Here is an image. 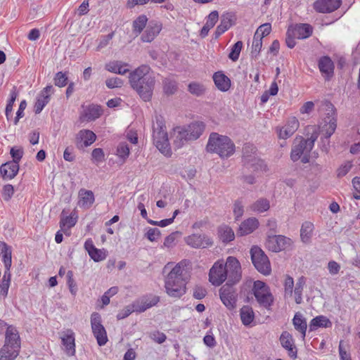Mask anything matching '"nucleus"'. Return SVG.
<instances>
[{"mask_svg":"<svg viewBox=\"0 0 360 360\" xmlns=\"http://www.w3.org/2000/svg\"><path fill=\"white\" fill-rule=\"evenodd\" d=\"M129 82L144 101H149L151 99L155 79L150 72V68L148 65H142L131 72Z\"/></svg>","mask_w":360,"mask_h":360,"instance_id":"nucleus-1","label":"nucleus"},{"mask_svg":"<svg viewBox=\"0 0 360 360\" xmlns=\"http://www.w3.org/2000/svg\"><path fill=\"white\" fill-rule=\"evenodd\" d=\"M186 264H176L165 278L166 293L171 297L180 298L186 292V279L184 278Z\"/></svg>","mask_w":360,"mask_h":360,"instance_id":"nucleus-2","label":"nucleus"},{"mask_svg":"<svg viewBox=\"0 0 360 360\" xmlns=\"http://www.w3.org/2000/svg\"><path fill=\"white\" fill-rule=\"evenodd\" d=\"M205 124L202 122H194L186 127H177L174 129L172 139L176 148H181L190 141L197 140L205 130Z\"/></svg>","mask_w":360,"mask_h":360,"instance_id":"nucleus-3","label":"nucleus"},{"mask_svg":"<svg viewBox=\"0 0 360 360\" xmlns=\"http://www.w3.org/2000/svg\"><path fill=\"white\" fill-rule=\"evenodd\" d=\"M206 148L208 152L217 153L221 158H228L235 153L236 146L229 136L212 132Z\"/></svg>","mask_w":360,"mask_h":360,"instance_id":"nucleus-4","label":"nucleus"},{"mask_svg":"<svg viewBox=\"0 0 360 360\" xmlns=\"http://www.w3.org/2000/svg\"><path fill=\"white\" fill-rule=\"evenodd\" d=\"M20 348V336L17 329L12 326H8L5 343L0 349V360H14L19 354Z\"/></svg>","mask_w":360,"mask_h":360,"instance_id":"nucleus-5","label":"nucleus"},{"mask_svg":"<svg viewBox=\"0 0 360 360\" xmlns=\"http://www.w3.org/2000/svg\"><path fill=\"white\" fill-rule=\"evenodd\" d=\"M153 138L155 146L165 155H171L166 127L161 118L156 117L153 125Z\"/></svg>","mask_w":360,"mask_h":360,"instance_id":"nucleus-6","label":"nucleus"},{"mask_svg":"<svg viewBox=\"0 0 360 360\" xmlns=\"http://www.w3.org/2000/svg\"><path fill=\"white\" fill-rule=\"evenodd\" d=\"M252 290L259 307L270 310L274 302V297L269 286L258 280L253 283Z\"/></svg>","mask_w":360,"mask_h":360,"instance_id":"nucleus-7","label":"nucleus"},{"mask_svg":"<svg viewBox=\"0 0 360 360\" xmlns=\"http://www.w3.org/2000/svg\"><path fill=\"white\" fill-rule=\"evenodd\" d=\"M317 138L318 136L316 134H311L310 138L307 139H304L302 137H297L294 141L293 146L291 150V160L293 162H296L301 158L303 154L310 153Z\"/></svg>","mask_w":360,"mask_h":360,"instance_id":"nucleus-8","label":"nucleus"},{"mask_svg":"<svg viewBox=\"0 0 360 360\" xmlns=\"http://www.w3.org/2000/svg\"><path fill=\"white\" fill-rule=\"evenodd\" d=\"M251 259L254 266L261 274L267 276L271 272V267L268 257L258 246L250 249Z\"/></svg>","mask_w":360,"mask_h":360,"instance_id":"nucleus-9","label":"nucleus"},{"mask_svg":"<svg viewBox=\"0 0 360 360\" xmlns=\"http://www.w3.org/2000/svg\"><path fill=\"white\" fill-rule=\"evenodd\" d=\"M224 268L226 271L227 283L229 284H236L241 279L242 272L241 266L237 258L229 256L224 262Z\"/></svg>","mask_w":360,"mask_h":360,"instance_id":"nucleus-10","label":"nucleus"},{"mask_svg":"<svg viewBox=\"0 0 360 360\" xmlns=\"http://www.w3.org/2000/svg\"><path fill=\"white\" fill-rule=\"evenodd\" d=\"M322 105L328 112L327 116L325 118L326 124L323 126L322 132L324 138L328 139L333 134L337 127V119L335 116V109L329 101H324Z\"/></svg>","mask_w":360,"mask_h":360,"instance_id":"nucleus-11","label":"nucleus"},{"mask_svg":"<svg viewBox=\"0 0 360 360\" xmlns=\"http://www.w3.org/2000/svg\"><path fill=\"white\" fill-rule=\"evenodd\" d=\"M92 332L99 346H103L108 342L107 333L101 323V317L98 313L94 312L91 316Z\"/></svg>","mask_w":360,"mask_h":360,"instance_id":"nucleus-12","label":"nucleus"},{"mask_svg":"<svg viewBox=\"0 0 360 360\" xmlns=\"http://www.w3.org/2000/svg\"><path fill=\"white\" fill-rule=\"evenodd\" d=\"M226 278V271L224 268V261L218 260L212 266L209 272V281L215 286H219Z\"/></svg>","mask_w":360,"mask_h":360,"instance_id":"nucleus-13","label":"nucleus"},{"mask_svg":"<svg viewBox=\"0 0 360 360\" xmlns=\"http://www.w3.org/2000/svg\"><path fill=\"white\" fill-rule=\"evenodd\" d=\"M233 284L226 283L219 290V297L222 303L229 309H232L236 307L237 293L233 287Z\"/></svg>","mask_w":360,"mask_h":360,"instance_id":"nucleus-14","label":"nucleus"},{"mask_svg":"<svg viewBox=\"0 0 360 360\" xmlns=\"http://www.w3.org/2000/svg\"><path fill=\"white\" fill-rule=\"evenodd\" d=\"M186 243L193 248H207L213 245V240L206 234L193 233L185 238Z\"/></svg>","mask_w":360,"mask_h":360,"instance_id":"nucleus-15","label":"nucleus"},{"mask_svg":"<svg viewBox=\"0 0 360 360\" xmlns=\"http://www.w3.org/2000/svg\"><path fill=\"white\" fill-rule=\"evenodd\" d=\"M299 126L298 120L292 117H290L283 126H277L275 131L280 139H287L294 134Z\"/></svg>","mask_w":360,"mask_h":360,"instance_id":"nucleus-16","label":"nucleus"},{"mask_svg":"<svg viewBox=\"0 0 360 360\" xmlns=\"http://www.w3.org/2000/svg\"><path fill=\"white\" fill-rule=\"evenodd\" d=\"M290 245L291 240L281 235L269 236L266 241V248L274 252L284 250Z\"/></svg>","mask_w":360,"mask_h":360,"instance_id":"nucleus-17","label":"nucleus"},{"mask_svg":"<svg viewBox=\"0 0 360 360\" xmlns=\"http://www.w3.org/2000/svg\"><path fill=\"white\" fill-rule=\"evenodd\" d=\"M61 343L65 354L68 356H72L76 353L75 335L71 329L61 332L60 335Z\"/></svg>","mask_w":360,"mask_h":360,"instance_id":"nucleus-18","label":"nucleus"},{"mask_svg":"<svg viewBox=\"0 0 360 360\" xmlns=\"http://www.w3.org/2000/svg\"><path fill=\"white\" fill-rule=\"evenodd\" d=\"M54 93V88L52 85H47L39 94L34 106V111L36 114L40 113L44 108L49 103L51 96Z\"/></svg>","mask_w":360,"mask_h":360,"instance_id":"nucleus-19","label":"nucleus"},{"mask_svg":"<svg viewBox=\"0 0 360 360\" xmlns=\"http://www.w3.org/2000/svg\"><path fill=\"white\" fill-rule=\"evenodd\" d=\"M162 29V25L160 22L156 20L150 21L141 37V40L146 43L153 41L160 34Z\"/></svg>","mask_w":360,"mask_h":360,"instance_id":"nucleus-20","label":"nucleus"},{"mask_svg":"<svg viewBox=\"0 0 360 360\" xmlns=\"http://www.w3.org/2000/svg\"><path fill=\"white\" fill-rule=\"evenodd\" d=\"M279 341L281 346L288 352V355L292 359H296L297 349L292 335L288 331H283Z\"/></svg>","mask_w":360,"mask_h":360,"instance_id":"nucleus-21","label":"nucleus"},{"mask_svg":"<svg viewBox=\"0 0 360 360\" xmlns=\"http://www.w3.org/2000/svg\"><path fill=\"white\" fill-rule=\"evenodd\" d=\"M341 3V0H316L314 4V8L321 13H331L337 10Z\"/></svg>","mask_w":360,"mask_h":360,"instance_id":"nucleus-22","label":"nucleus"},{"mask_svg":"<svg viewBox=\"0 0 360 360\" xmlns=\"http://www.w3.org/2000/svg\"><path fill=\"white\" fill-rule=\"evenodd\" d=\"M318 66L321 73L326 79L328 80L333 76L335 65L329 56L321 57L318 61Z\"/></svg>","mask_w":360,"mask_h":360,"instance_id":"nucleus-23","label":"nucleus"},{"mask_svg":"<svg viewBox=\"0 0 360 360\" xmlns=\"http://www.w3.org/2000/svg\"><path fill=\"white\" fill-rule=\"evenodd\" d=\"M289 27L292 31V34L297 37L298 39H307L313 33L312 26L307 23L296 24Z\"/></svg>","mask_w":360,"mask_h":360,"instance_id":"nucleus-24","label":"nucleus"},{"mask_svg":"<svg viewBox=\"0 0 360 360\" xmlns=\"http://www.w3.org/2000/svg\"><path fill=\"white\" fill-rule=\"evenodd\" d=\"M78 205L84 209H89L94 204L95 198L94 193L90 190L81 188L78 193Z\"/></svg>","mask_w":360,"mask_h":360,"instance_id":"nucleus-25","label":"nucleus"},{"mask_svg":"<svg viewBox=\"0 0 360 360\" xmlns=\"http://www.w3.org/2000/svg\"><path fill=\"white\" fill-rule=\"evenodd\" d=\"M19 171V164L15 162L8 161L3 164L0 167V172L4 179H13Z\"/></svg>","mask_w":360,"mask_h":360,"instance_id":"nucleus-26","label":"nucleus"},{"mask_svg":"<svg viewBox=\"0 0 360 360\" xmlns=\"http://www.w3.org/2000/svg\"><path fill=\"white\" fill-rule=\"evenodd\" d=\"M259 226V221L255 217H250L243 221L240 225L238 233L240 236L248 235L256 230Z\"/></svg>","mask_w":360,"mask_h":360,"instance_id":"nucleus-27","label":"nucleus"},{"mask_svg":"<svg viewBox=\"0 0 360 360\" xmlns=\"http://www.w3.org/2000/svg\"><path fill=\"white\" fill-rule=\"evenodd\" d=\"M96 139V134L90 130L88 129H82L79 131L77 134V145L81 144L82 147H87L91 145Z\"/></svg>","mask_w":360,"mask_h":360,"instance_id":"nucleus-28","label":"nucleus"},{"mask_svg":"<svg viewBox=\"0 0 360 360\" xmlns=\"http://www.w3.org/2000/svg\"><path fill=\"white\" fill-rule=\"evenodd\" d=\"M213 80L217 89L221 91H227L231 87L230 79L221 72H215Z\"/></svg>","mask_w":360,"mask_h":360,"instance_id":"nucleus-29","label":"nucleus"},{"mask_svg":"<svg viewBox=\"0 0 360 360\" xmlns=\"http://www.w3.org/2000/svg\"><path fill=\"white\" fill-rule=\"evenodd\" d=\"M292 324L295 329L301 333L302 338L306 336L307 329V319L300 312H296L292 319Z\"/></svg>","mask_w":360,"mask_h":360,"instance_id":"nucleus-30","label":"nucleus"},{"mask_svg":"<svg viewBox=\"0 0 360 360\" xmlns=\"http://www.w3.org/2000/svg\"><path fill=\"white\" fill-rule=\"evenodd\" d=\"M270 201L267 198H260L252 202L248 210L252 212L261 214L270 209Z\"/></svg>","mask_w":360,"mask_h":360,"instance_id":"nucleus-31","label":"nucleus"},{"mask_svg":"<svg viewBox=\"0 0 360 360\" xmlns=\"http://www.w3.org/2000/svg\"><path fill=\"white\" fill-rule=\"evenodd\" d=\"M332 322L325 316L319 315L312 319L309 323V330L314 331L319 328H330Z\"/></svg>","mask_w":360,"mask_h":360,"instance_id":"nucleus-32","label":"nucleus"},{"mask_svg":"<svg viewBox=\"0 0 360 360\" xmlns=\"http://www.w3.org/2000/svg\"><path fill=\"white\" fill-rule=\"evenodd\" d=\"M160 301V297L157 295H150L143 297L141 301V304L135 310L139 312H143L146 309L156 305Z\"/></svg>","mask_w":360,"mask_h":360,"instance_id":"nucleus-33","label":"nucleus"},{"mask_svg":"<svg viewBox=\"0 0 360 360\" xmlns=\"http://www.w3.org/2000/svg\"><path fill=\"white\" fill-rule=\"evenodd\" d=\"M240 317L243 325L250 326L255 319L252 308L248 305L243 306L240 310Z\"/></svg>","mask_w":360,"mask_h":360,"instance_id":"nucleus-34","label":"nucleus"},{"mask_svg":"<svg viewBox=\"0 0 360 360\" xmlns=\"http://www.w3.org/2000/svg\"><path fill=\"white\" fill-rule=\"evenodd\" d=\"M148 18L146 15H139L132 23V31L136 36H139L147 27Z\"/></svg>","mask_w":360,"mask_h":360,"instance_id":"nucleus-35","label":"nucleus"},{"mask_svg":"<svg viewBox=\"0 0 360 360\" xmlns=\"http://www.w3.org/2000/svg\"><path fill=\"white\" fill-rule=\"evenodd\" d=\"M0 252L2 255V262L4 266H11L12 264V249L4 242H0Z\"/></svg>","mask_w":360,"mask_h":360,"instance_id":"nucleus-36","label":"nucleus"},{"mask_svg":"<svg viewBox=\"0 0 360 360\" xmlns=\"http://www.w3.org/2000/svg\"><path fill=\"white\" fill-rule=\"evenodd\" d=\"M220 239L224 243H229L234 240L235 234L233 229L227 225H222L218 229Z\"/></svg>","mask_w":360,"mask_h":360,"instance_id":"nucleus-37","label":"nucleus"},{"mask_svg":"<svg viewBox=\"0 0 360 360\" xmlns=\"http://www.w3.org/2000/svg\"><path fill=\"white\" fill-rule=\"evenodd\" d=\"M102 110L100 106L96 105H89L84 113V117L87 121L95 120L101 116Z\"/></svg>","mask_w":360,"mask_h":360,"instance_id":"nucleus-38","label":"nucleus"},{"mask_svg":"<svg viewBox=\"0 0 360 360\" xmlns=\"http://www.w3.org/2000/svg\"><path fill=\"white\" fill-rule=\"evenodd\" d=\"M231 25L232 20L231 19V16H223L221 20L220 24L217 27V29L214 32L215 38H218L219 36L224 34L231 27Z\"/></svg>","mask_w":360,"mask_h":360,"instance_id":"nucleus-39","label":"nucleus"},{"mask_svg":"<svg viewBox=\"0 0 360 360\" xmlns=\"http://www.w3.org/2000/svg\"><path fill=\"white\" fill-rule=\"evenodd\" d=\"M314 224L309 221H305L302 224L300 229V237L302 240L307 243H309L312 236Z\"/></svg>","mask_w":360,"mask_h":360,"instance_id":"nucleus-40","label":"nucleus"},{"mask_svg":"<svg viewBox=\"0 0 360 360\" xmlns=\"http://www.w3.org/2000/svg\"><path fill=\"white\" fill-rule=\"evenodd\" d=\"M256 148L250 143L245 144L243 148V162L244 165L250 161H252L253 158H256L255 155Z\"/></svg>","mask_w":360,"mask_h":360,"instance_id":"nucleus-41","label":"nucleus"},{"mask_svg":"<svg viewBox=\"0 0 360 360\" xmlns=\"http://www.w3.org/2000/svg\"><path fill=\"white\" fill-rule=\"evenodd\" d=\"M163 91L167 95H173L178 90L177 82L172 78H165L162 82Z\"/></svg>","mask_w":360,"mask_h":360,"instance_id":"nucleus-42","label":"nucleus"},{"mask_svg":"<svg viewBox=\"0 0 360 360\" xmlns=\"http://www.w3.org/2000/svg\"><path fill=\"white\" fill-rule=\"evenodd\" d=\"M18 96V92L15 86H13L10 92V98L6 106L5 114L8 120L13 116V105Z\"/></svg>","mask_w":360,"mask_h":360,"instance_id":"nucleus-43","label":"nucleus"},{"mask_svg":"<svg viewBox=\"0 0 360 360\" xmlns=\"http://www.w3.org/2000/svg\"><path fill=\"white\" fill-rule=\"evenodd\" d=\"M77 223V217H74L73 216H67L65 217H63L60 221V227L62 231L67 235H69L68 232L70 229L73 227Z\"/></svg>","mask_w":360,"mask_h":360,"instance_id":"nucleus-44","label":"nucleus"},{"mask_svg":"<svg viewBox=\"0 0 360 360\" xmlns=\"http://www.w3.org/2000/svg\"><path fill=\"white\" fill-rule=\"evenodd\" d=\"M248 169H252L255 172H266L267 165L264 161L257 157L253 158L252 161L245 165Z\"/></svg>","mask_w":360,"mask_h":360,"instance_id":"nucleus-45","label":"nucleus"},{"mask_svg":"<svg viewBox=\"0 0 360 360\" xmlns=\"http://www.w3.org/2000/svg\"><path fill=\"white\" fill-rule=\"evenodd\" d=\"M305 284V278L304 276H301L295 285V288L294 290L295 292V300L297 304H300L302 302V291L304 289V285Z\"/></svg>","mask_w":360,"mask_h":360,"instance_id":"nucleus-46","label":"nucleus"},{"mask_svg":"<svg viewBox=\"0 0 360 360\" xmlns=\"http://www.w3.org/2000/svg\"><path fill=\"white\" fill-rule=\"evenodd\" d=\"M188 90L191 94L196 96H200L204 94L205 91V86L202 83L193 82L188 84Z\"/></svg>","mask_w":360,"mask_h":360,"instance_id":"nucleus-47","label":"nucleus"},{"mask_svg":"<svg viewBox=\"0 0 360 360\" xmlns=\"http://www.w3.org/2000/svg\"><path fill=\"white\" fill-rule=\"evenodd\" d=\"M130 149L126 143H120L117 147L116 155L124 162L129 155Z\"/></svg>","mask_w":360,"mask_h":360,"instance_id":"nucleus-48","label":"nucleus"},{"mask_svg":"<svg viewBox=\"0 0 360 360\" xmlns=\"http://www.w3.org/2000/svg\"><path fill=\"white\" fill-rule=\"evenodd\" d=\"M242 48L243 42L241 41H238L231 47V52L229 54V58L233 61H236L240 56Z\"/></svg>","mask_w":360,"mask_h":360,"instance_id":"nucleus-49","label":"nucleus"},{"mask_svg":"<svg viewBox=\"0 0 360 360\" xmlns=\"http://www.w3.org/2000/svg\"><path fill=\"white\" fill-rule=\"evenodd\" d=\"M67 285L69 288L70 292L75 297L77 292V285L73 278V272L68 271L67 272Z\"/></svg>","mask_w":360,"mask_h":360,"instance_id":"nucleus-50","label":"nucleus"},{"mask_svg":"<svg viewBox=\"0 0 360 360\" xmlns=\"http://www.w3.org/2000/svg\"><path fill=\"white\" fill-rule=\"evenodd\" d=\"M294 281L290 276H286L284 282L285 296L291 297L293 292Z\"/></svg>","mask_w":360,"mask_h":360,"instance_id":"nucleus-51","label":"nucleus"},{"mask_svg":"<svg viewBox=\"0 0 360 360\" xmlns=\"http://www.w3.org/2000/svg\"><path fill=\"white\" fill-rule=\"evenodd\" d=\"M54 84L59 87H63L68 84V76L63 72H58L54 77Z\"/></svg>","mask_w":360,"mask_h":360,"instance_id":"nucleus-52","label":"nucleus"},{"mask_svg":"<svg viewBox=\"0 0 360 360\" xmlns=\"http://www.w3.org/2000/svg\"><path fill=\"white\" fill-rule=\"evenodd\" d=\"M233 212L236 220L243 216L244 213V206L241 200H237L235 201Z\"/></svg>","mask_w":360,"mask_h":360,"instance_id":"nucleus-53","label":"nucleus"},{"mask_svg":"<svg viewBox=\"0 0 360 360\" xmlns=\"http://www.w3.org/2000/svg\"><path fill=\"white\" fill-rule=\"evenodd\" d=\"M123 84L122 79L117 77H110L105 80V84L109 89L120 88Z\"/></svg>","mask_w":360,"mask_h":360,"instance_id":"nucleus-54","label":"nucleus"},{"mask_svg":"<svg viewBox=\"0 0 360 360\" xmlns=\"http://www.w3.org/2000/svg\"><path fill=\"white\" fill-rule=\"evenodd\" d=\"M120 65H122V61H110L105 65V69L110 72L117 74V72H121L119 69Z\"/></svg>","mask_w":360,"mask_h":360,"instance_id":"nucleus-55","label":"nucleus"},{"mask_svg":"<svg viewBox=\"0 0 360 360\" xmlns=\"http://www.w3.org/2000/svg\"><path fill=\"white\" fill-rule=\"evenodd\" d=\"M145 236L150 242L156 241L160 236V231L157 228H149L145 233Z\"/></svg>","mask_w":360,"mask_h":360,"instance_id":"nucleus-56","label":"nucleus"},{"mask_svg":"<svg viewBox=\"0 0 360 360\" xmlns=\"http://www.w3.org/2000/svg\"><path fill=\"white\" fill-rule=\"evenodd\" d=\"M262 39L260 37V36H257L255 34L253 37V41L252 45V53L257 55L262 49Z\"/></svg>","mask_w":360,"mask_h":360,"instance_id":"nucleus-57","label":"nucleus"},{"mask_svg":"<svg viewBox=\"0 0 360 360\" xmlns=\"http://www.w3.org/2000/svg\"><path fill=\"white\" fill-rule=\"evenodd\" d=\"M271 24L264 23L257 28L255 34L257 36H260V37L262 39L264 37L267 36L271 32Z\"/></svg>","mask_w":360,"mask_h":360,"instance_id":"nucleus-58","label":"nucleus"},{"mask_svg":"<svg viewBox=\"0 0 360 360\" xmlns=\"http://www.w3.org/2000/svg\"><path fill=\"white\" fill-rule=\"evenodd\" d=\"M178 232H173L167 236L164 241L163 246L167 248H172L176 245V240L178 236Z\"/></svg>","mask_w":360,"mask_h":360,"instance_id":"nucleus-59","label":"nucleus"},{"mask_svg":"<svg viewBox=\"0 0 360 360\" xmlns=\"http://www.w3.org/2000/svg\"><path fill=\"white\" fill-rule=\"evenodd\" d=\"M89 255L94 262L104 260L106 257L105 253L96 248L91 252H90Z\"/></svg>","mask_w":360,"mask_h":360,"instance_id":"nucleus-60","label":"nucleus"},{"mask_svg":"<svg viewBox=\"0 0 360 360\" xmlns=\"http://www.w3.org/2000/svg\"><path fill=\"white\" fill-rule=\"evenodd\" d=\"M352 163L351 161H347L344 164H342L337 171V174L338 177L345 176L352 169Z\"/></svg>","mask_w":360,"mask_h":360,"instance_id":"nucleus-61","label":"nucleus"},{"mask_svg":"<svg viewBox=\"0 0 360 360\" xmlns=\"http://www.w3.org/2000/svg\"><path fill=\"white\" fill-rule=\"evenodd\" d=\"M338 350L340 360H352L351 354L346 349L342 340L339 343Z\"/></svg>","mask_w":360,"mask_h":360,"instance_id":"nucleus-62","label":"nucleus"},{"mask_svg":"<svg viewBox=\"0 0 360 360\" xmlns=\"http://www.w3.org/2000/svg\"><path fill=\"white\" fill-rule=\"evenodd\" d=\"M292 31L290 30V27H288L287 32H286V37H285V43L288 48L292 49L296 45L295 39H297V37H295L294 34H292Z\"/></svg>","mask_w":360,"mask_h":360,"instance_id":"nucleus-63","label":"nucleus"},{"mask_svg":"<svg viewBox=\"0 0 360 360\" xmlns=\"http://www.w3.org/2000/svg\"><path fill=\"white\" fill-rule=\"evenodd\" d=\"M14 193L13 186L11 184H6L2 191V197L4 200L8 201Z\"/></svg>","mask_w":360,"mask_h":360,"instance_id":"nucleus-64","label":"nucleus"}]
</instances>
